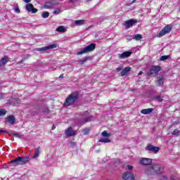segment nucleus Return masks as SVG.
Returning <instances> with one entry per match:
<instances>
[{
    "label": "nucleus",
    "instance_id": "f257e3e1",
    "mask_svg": "<svg viewBox=\"0 0 180 180\" xmlns=\"http://www.w3.org/2000/svg\"><path fill=\"white\" fill-rule=\"evenodd\" d=\"M164 173V166L162 165H154L145 170L146 175H160Z\"/></svg>",
    "mask_w": 180,
    "mask_h": 180
},
{
    "label": "nucleus",
    "instance_id": "f03ea898",
    "mask_svg": "<svg viewBox=\"0 0 180 180\" xmlns=\"http://www.w3.org/2000/svg\"><path fill=\"white\" fill-rule=\"evenodd\" d=\"M30 158L27 156L26 157H20L18 156L17 158L9 162L8 165L10 167H18V165H25V164H27Z\"/></svg>",
    "mask_w": 180,
    "mask_h": 180
},
{
    "label": "nucleus",
    "instance_id": "7ed1b4c3",
    "mask_svg": "<svg viewBox=\"0 0 180 180\" xmlns=\"http://www.w3.org/2000/svg\"><path fill=\"white\" fill-rule=\"evenodd\" d=\"M77 99H78V93L77 92L72 93L66 98L64 105L70 106V105H72V103H74L77 101Z\"/></svg>",
    "mask_w": 180,
    "mask_h": 180
},
{
    "label": "nucleus",
    "instance_id": "20e7f679",
    "mask_svg": "<svg viewBox=\"0 0 180 180\" xmlns=\"http://www.w3.org/2000/svg\"><path fill=\"white\" fill-rule=\"evenodd\" d=\"M96 44H90L85 48L81 49L79 52L77 53V56H81V54H85L86 53H91V51H94L96 49Z\"/></svg>",
    "mask_w": 180,
    "mask_h": 180
},
{
    "label": "nucleus",
    "instance_id": "39448f33",
    "mask_svg": "<svg viewBox=\"0 0 180 180\" xmlns=\"http://www.w3.org/2000/svg\"><path fill=\"white\" fill-rule=\"evenodd\" d=\"M171 30H172V25H167L157 34V37H162L165 34H168Z\"/></svg>",
    "mask_w": 180,
    "mask_h": 180
},
{
    "label": "nucleus",
    "instance_id": "423d86ee",
    "mask_svg": "<svg viewBox=\"0 0 180 180\" xmlns=\"http://www.w3.org/2000/svg\"><path fill=\"white\" fill-rule=\"evenodd\" d=\"M161 71V67L157 66H152L147 73L148 77H155Z\"/></svg>",
    "mask_w": 180,
    "mask_h": 180
},
{
    "label": "nucleus",
    "instance_id": "0eeeda50",
    "mask_svg": "<svg viewBox=\"0 0 180 180\" xmlns=\"http://www.w3.org/2000/svg\"><path fill=\"white\" fill-rule=\"evenodd\" d=\"M136 23H137V20L130 19L124 22V26H125V29H129V27H131Z\"/></svg>",
    "mask_w": 180,
    "mask_h": 180
},
{
    "label": "nucleus",
    "instance_id": "6e6552de",
    "mask_svg": "<svg viewBox=\"0 0 180 180\" xmlns=\"http://www.w3.org/2000/svg\"><path fill=\"white\" fill-rule=\"evenodd\" d=\"M56 47H57V45H56L55 44H52L47 46L38 48V49H35V51H47V50H51L52 49H56Z\"/></svg>",
    "mask_w": 180,
    "mask_h": 180
},
{
    "label": "nucleus",
    "instance_id": "1a4fd4ad",
    "mask_svg": "<svg viewBox=\"0 0 180 180\" xmlns=\"http://www.w3.org/2000/svg\"><path fill=\"white\" fill-rule=\"evenodd\" d=\"M139 164H141V165H151V164H153V160L150 158H142L139 161Z\"/></svg>",
    "mask_w": 180,
    "mask_h": 180
},
{
    "label": "nucleus",
    "instance_id": "9d476101",
    "mask_svg": "<svg viewBox=\"0 0 180 180\" xmlns=\"http://www.w3.org/2000/svg\"><path fill=\"white\" fill-rule=\"evenodd\" d=\"M122 178L124 180H134V174L131 172H126L124 173Z\"/></svg>",
    "mask_w": 180,
    "mask_h": 180
},
{
    "label": "nucleus",
    "instance_id": "9b49d317",
    "mask_svg": "<svg viewBox=\"0 0 180 180\" xmlns=\"http://www.w3.org/2000/svg\"><path fill=\"white\" fill-rule=\"evenodd\" d=\"M25 9L27 12H31V13H37V8H34V6L32 4H27Z\"/></svg>",
    "mask_w": 180,
    "mask_h": 180
},
{
    "label": "nucleus",
    "instance_id": "f8f14e48",
    "mask_svg": "<svg viewBox=\"0 0 180 180\" xmlns=\"http://www.w3.org/2000/svg\"><path fill=\"white\" fill-rule=\"evenodd\" d=\"M65 133L68 137H72L75 136V131L72 129V127H69L65 129Z\"/></svg>",
    "mask_w": 180,
    "mask_h": 180
},
{
    "label": "nucleus",
    "instance_id": "ddd939ff",
    "mask_svg": "<svg viewBox=\"0 0 180 180\" xmlns=\"http://www.w3.org/2000/svg\"><path fill=\"white\" fill-rule=\"evenodd\" d=\"M6 122L9 124L13 125L14 123H16V118L13 115H10L6 117Z\"/></svg>",
    "mask_w": 180,
    "mask_h": 180
},
{
    "label": "nucleus",
    "instance_id": "4468645a",
    "mask_svg": "<svg viewBox=\"0 0 180 180\" xmlns=\"http://www.w3.org/2000/svg\"><path fill=\"white\" fill-rule=\"evenodd\" d=\"M133 52L131 51H125L121 54H118V58L123 59V58H127L128 57H130L131 56V53Z\"/></svg>",
    "mask_w": 180,
    "mask_h": 180
},
{
    "label": "nucleus",
    "instance_id": "2eb2a0df",
    "mask_svg": "<svg viewBox=\"0 0 180 180\" xmlns=\"http://www.w3.org/2000/svg\"><path fill=\"white\" fill-rule=\"evenodd\" d=\"M91 120H92V117H87L86 118H83L82 120H79L77 122V124L79 126H82V124H84V123H86V122H91Z\"/></svg>",
    "mask_w": 180,
    "mask_h": 180
},
{
    "label": "nucleus",
    "instance_id": "dca6fc26",
    "mask_svg": "<svg viewBox=\"0 0 180 180\" xmlns=\"http://www.w3.org/2000/svg\"><path fill=\"white\" fill-rule=\"evenodd\" d=\"M147 150H148V151H152L153 153H157L158 151H160V148L153 145H148Z\"/></svg>",
    "mask_w": 180,
    "mask_h": 180
},
{
    "label": "nucleus",
    "instance_id": "f3484780",
    "mask_svg": "<svg viewBox=\"0 0 180 180\" xmlns=\"http://www.w3.org/2000/svg\"><path fill=\"white\" fill-rule=\"evenodd\" d=\"M156 84L158 86H162V85H164V77L162 76H160L158 79L156 81Z\"/></svg>",
    "mask_w": 180,
    "mask_h": 180
},
{
    "label": "nucleus",
    "instance_id": "a211bd4d",
    "mask_svg": "<svg viewBox=\"0 0 180 180\" xmlns=\"http://www.w3.org/2000/svg\"><path fill=\"white\" fill-rule=\"evenodd\" d=\"M154 110L153 108H148V109H143L141 111V113H142V115H150V113H151Z\"/></svg>",
    "mask_w": 180,
    "mask_h": 180
},
{
    "label": "nucleus",
    "instance_id": "6ab92c4d",
    "mask_svg": "<svg viewBox=\"0 0 180 180\" xmlns=\"http://www.w3.org/2000/svg\"><path fill=\"white\" fill-rule=\"evenodd\" d=\"M86 21L85 20H77L75 21V26H82V25H85Z\"/></svg>",
    "mask_w": 180,
    "mask_h": 180
},
{
    "label": "nucleus",
    "instance_id": "aec40b11",
    "mask_svg": "<svg viewBox=\"0 0 180 180\" xmlns=\"http://www.w3.org/2000/svg\"><path fill=\"white\" fill-rule=\"evenodd\" d=\"M130 70H131V68H130V67H127L124 70H122L120 73L122 77H124V75H126L127 74V72H129L130 71Z\"/></svg>",
    "mask_w": 180,
    "mask_h": 180
},
{
    "label": "nucleus",
    "instance_id": "412c9836",
    "mask_svg": "<svg viewBox=\"0 0 180 180\" xmlns=\"http://www.w3.org/2000/svg\"><path fill=\"white\" fill-rule=\"evenodd\" d=\"M40 155V148H37L35 149V153L32 157L33 159L37 158Z\"/></svg>",
    "mask_w": 180,
    "mask_h": 180
},
{
    "label": "nucleus",
    "instance_id": "4be33fe9",
    "mask_svg": "<svg viewBox=\"0 0 180 180\" xmlns=\"http://www.w3.org/2000/svg\"><path fill=\"white\" fill-rule=\"evenodd\" d=\"M8 63V56H4L1 60H0V65H5Z\"/></svg>",
    "mask_w": 180,
    "mask_h": 180
},
{
    "label": "nucleus",
    "instance_id": "5701e85b",
    "mask_svg": "<svg viewBox=\"0 0 180 180\" xmlns=\"http://www.w3.org/2000/svg\"><path fill=\"white\" fill-rule=\"evenodd\" d=\"M45 9H50V8H53V5L51 2H46L44 5Z\"/></svg>",
    "mask_w": 180,
    "mask_h": 180
},
{
    "label": "nucleus",
    "instance_id": "b1692460",
    "mask_svg": "<svg viewBox=\"0 0 180 180\" xmlns=\"http://www.w3.org/2000/svg\"><path fill=\"white\" fill-rule=\"evenodd\" d=\"M56 32H59L60 33H64V32H67V30L65 29V27L63 26H59L57 29H56Z\"/></svg>",
    "mask_w": 180,
    "mask_h": 180
},
{
    "label": "nucleus",
    "instance_id": "393cba45",
    "mask_svg": "<svg viewBox=\"0 0 180 180\" xmlns=\"http://www.w3.org/2000/svg\"><path fill=\"white\" fill-rule=\"evenodd\" d=\"M99 143H110V139L109 138H101L98 140Z\"/></svg>",
    "mask_w": 180,
    "mask_h": 180
},
{
    "label": "nucleus",
    "instance_id": "a878e982",
    "mask_svg": "<svg viewBox=\"0 0 180 180\" xmlns=\"http://www.w3.org/2000/svg\"><path fill=\"white\" fill-rule=\"evenodd\" d=\"M162 98H164V96H161V95H158V96H155L153 99L154 101H158V102H162Z\"/></svg>",
    "mask_w": 180,
    "mask_h": 180
},
{
    "label": "nucleus",
    "instance_id": "bb28decb",
    "mask_svg": "<svg viewBox=\"0 0 180 180\" xmlns=\"http://www.w3.org/2000/svg\"><path fill=\"white\" fill-rule=\"evenodd\" d=\"M42 18L44 19H47V18H49V16H50V13L47 12V11H44L42 13V15H41Z\"/></svg>",
    "mask_w": 180,
    "mask_h": 180
},
{
    "label": "nucleus",
    "instance_id": "cd10ccee",
    "mask_svg": "<svg viewBox=\"0 0 180 180\" xmlns=\"http://www.w3.org/2000/svg\"><path fill=\"white\" fill-rule=\"evenodd\" d=\"M101 136H103V137H110L111 134L108 133V131H104L101 133Z\"/></svg>",
    "mask_w": 180,
    "mask_h": 180
},
{
    "label": "nucleus",
    "instance_id": "c85d7f7f",
    "mask_svg": "<svg viewBox=\"0 0 180 180\" xmlns=\"http://www.w3.org/2000/svg\"><path fill=\"white\" fill-rule=\"evenodd\" d=\"M134 39H135V40H141V39H143V37L141 35V34H135L134 36Z\"/></svg>",
    "mask_w": 180,
    "mask_h": 180
},
{
    "label": "nucleus",
    "instance_id": "c756f323",
    "mask_svg": "<svg viewBox=\"0 0 180 180\" xmlns=\"http://www.w3.org/2000/svg\"><path fill=\"white\" fill-rule=\"evenodd\" d=\"M89 131H90L89 128H86L82 130V133H83L84 136H86V134H89Z\"/></svg>",
    "mask_w": 180,
    "mask_h": 180
},
{
    "label": "nucleus",
    "instance_id": "7c9ffc66",
    "mask_svg": "<svg viewBox=\"0 0 180 180\" xmlns=\"http://www.w3.org/2000/svg\"><path fill=\"white\" fill-rule=\"evenodd\" d=\"M6 110L5 109H0V117L1 116H5V115H6Z\"/></svg>",
    "mask_w": 180,
    "mask_h": 180
},
{
    "label": "nucleus",
    "instance_id": "2f4dec72",
    "mask_svg": "<svg viewBox=\"0 0 180 180\" xmlns=\"http://www.w3.org/2000/svg\"><path fill=\"white\" fill-rule=\"evenodd\" d=\"M14 12L15 13H20V9H19V6L14 8Z\"/></svg>",
    "mask_w": 180,
    "mask_h": 180
},
{
    "label": "nucleus",
    "instance_id": "473e14b6",
    "mask_svg": "<svg viewBox=\"0 0 180 180\" xmlns=\"http://www.w3.org/2000/svg\"><path fill=\"white\" fill-rule=\"evenodd\" d=\"M88 59L85 58V59H83V60H79V64H81L82 65L85 64V63H86Z\"/></svg>",
    "mask_w": 180,
    "mask_h": 180
},
{
    "label": "nucleus",
    "instance_id": "72a5a7b5",
    "mask_svg": "<svg viewBox=\"0 0 180 180\" xmlns=\"http://www.w3.org/2000/svg\"><path fill=\"white\" fill-rule=\"evenodd\" d=\"M161 61H165V60H168V56H162L160 58Z\"/></svg>",
    "mask_w": 180,
    "mask_h": 180
},
{
    "label": "nucleus",
    "instance_id": "f704fd0d",
    "mask_svg": "<svg viewBox=\"0 0 180 180\" xmlns=\"http://www.w3.org/2000/svg\"><path fill=\"white\" fill-rule=\"evenodd\" d=\"M173 134L174 136H178L179 134V130L175 129L174 131H173Z\"/></svg>",
    "mask_w": 180,
    "mask_h": 180
},
{
    "label": "nucleus",
    "instance_id": "c9c22d12",
    "mask_svg": "<svg viewBox=\"0 0 180 180\" xmlns=\"http://www.w3.org/2000/svg\"><path fill=\"white\" fill-rule=\"evenodd\" d=\"M122 70H123V67L120 66V67H118L117 68V72H120V71H122Z\"/></svg>",
    "mask_w": 180,
    "mask_h": 180
},
{
    "label": "nucleus",
    "instance_id": "e433bc0d",
    "mask_svg": "<svg viewBox=\"0 0 180 180\" xmlns=\"http://www.w3.org/2000/svg\"><path fill=\"white\" fill-rule=\"evenodd\" d=\"M127 168L129 171H131V169H133V166L130 165H128L127 166Z\"/></svg>",
    "mask_w": 180,
    "mask_h": 180
},
{
    "label": "nucleus",
    "instance_id": "4c0bfd02",
    "mask_svg": "<svg viewBox=\"0 0 180 180\" xmlns=\"http://www.w3.org/2000/svg\"><path fill=\"white\" fill-rule=\"evenodd\" d=\"M60 8H56V11H53V13H60Z\"/></svg>",
    "mask_w": 180,
    "mask_h": 180
},
{
    "label": "nucleus",
    "instance_id": "58836bf2",
    "mask_svg": "<svg viewBox=\"0 0 180 180\" xmlns=\"http://www.w3.org/2000/svg\"><path fill=\"white\" fill-rule=\"evenodd\" d=\"M160 180H168V179L165 176H162Z\"/></svg>",
    "mask_w": 180,
    "mask_h": 180
},
{
    "label": "nucleus",
    "instance_id": "ea45409f",
    "mask_svg": "<svg viewBox=\"0 0 180 180\" xmlns=\"http://www.w3.org/2000/svg\"><path fill=\"white\" fill-rule=\"evenodd\" d=\"M13 136H15V137H20V135L18 133L13 134Z\"/></svg>",
    "mask_w": 180,
    "mask_h": 180
},
{
    "label": "nucleus",
    "instance_id": "a19ab883",
    "mask_svg": "<svg viewBox=\"0 0 180 180\" xmlns=\"http://www.w3.org/2000/svg\"><path fill=\"white\" fill-rule=\"evenodd\" d=\"M25 4H29V2H32V0H22Z\"/></svg>",
    "mask_w": 180,
    "mask_h": 180
},
{
    "label": "nucleus",
    "instance_id": "79ce46f5",
    "mask_svg": "<svg viewBox=\"0 0 180 180\" xmlns=\"http://www.w3.org/2000/svg\"><path fill=\"white\" fill-rule=\"evenodd\" d=\"M2 133H5V130L0 129V134H2Z\"/></svg>",
    "mask_w": 180,
    "mask_h": 180
},
{
    "label": "nucleus",
    "instance_id": "37998d69",
    "mask_svg": "<svg viewBox=\"0 0 180 180\" xmlns=\"http://www.w3.org/2000/svg\"><path fill=\"white\" fill-rule=\"evenodd\" d=\"M59 78H64V75H63V74L60 75V77H59Z\"/></svg>",
    "mask_w": 180,
    "mask_h": 180
},
{
    "label": "nucleus",
    "instance_id": "c03bdc74",
    "mask_svg": "<svg viewBox=\"0 0 180 180\" xmlns=\"http://www.w3.org/2000/svg\"><path fill=\"white\" fill-rule=\"evenodd\" d=\"M4 98V96L2 95V94H0V99H2Z\"/></svg>",
    "mask_w": 180,
    "mask_h": 180
},
{
    "label": "nucleus",
    "instance_id": "a18cd8bd",
    "mask_svg": "<svg viewBox=\"0 0 180 180\" xmlns=\"http://www.w3.org/2000/svg\"><path fill=\"white\" fill-rule=\"evenodd\" d=\"M170 179L175 180V179L174 178V175L170 177Z\"/></svg>",
    "mask_w": 180,
    "mask_h": 180
},
{
    "label": "nucleus",
    "instance_id": "49530a36",
    "mask_svg": "<svg viewBox=\"0 0 180 180\" xmlns=\"http://www.w3.org/2000/svg\"><path fill=\"white\" fill-rule=\"evenodd\" d=\"M77 0H70V2H76Z\"/></svg>",
    "mask_w": 180,
    "mask_h": 180
},
{
    "label": "nucleus",
    "instance_id": "de8ad7c7",
    "mask_svg": "<svg viewBox=\"0 0 180 180\" xmlns=\"http://www.w3.org/2000/svg\"><path fill=\"white\" fill-rule=\"evenodd\" d=\"M54 129H56V126L53 125L52 130H54Z\"/></svg>",
    "mask_w": 180,
    "mask_h": 180
},
{
    "label": "nucleus",
    "instance_id": "09e8293b",
    "mask_svg": "<svg viewBox=\"0 0 180 180\" xmlns=\"http://www.w3.org/2000/svg\"><path fill=\"white\" fill-rule=\"evenodd\" d=\"M141 74H143V72H140L139 73V75H141Z\"/></svg>",
    "mask_w": 180,
    "mask_h": 180
},
{
    "label": "nucleus",
    "instance_id": "8fccbe9b",
    "mask_svg": "<svg viewBox=\"0 0 180 180\" xmlns=\"http://www.w3.org/2000/svg\"><path fill=\"white\" fill-rule=\"evenodd\" d=\"M87 1V2H91V1H92V0H86Z\"/></svg>",
    "mask_w": 180,
    "mask_h": 180
},
{
    "label": "nucleus",
    "instance_id": "3c124183",
    "mask_svg": "<svg viewBox=\"0 0 180 180\" xmlns=\"http://www.w3.org/2000/svg\"><path fill=\"white\" fill-rule=\"evenodd\" d=\"M134 2H136V0H134V1H132V4H134Z\"/></svg>",
    "mask_w": 180,
    "mask_h": 180
},
{
    "label": "nucleus",
    "instance_id": "603ef678",
    "mask_svg": "<svg viewBox=\"0 0 180 180\" xmlns=\"http://www.w3.org/2000/svg\"><path fill=\"white\" fill-rule=\"evenodd\" d=\"M174 124H178V122H174Z\"/></svg>",
    "mask_w": 180,
    "mask_h": 180
},
{
    "label": "nucleus",
    "instance_id": "864d4df0",
    "mask_svg": "<svg viewBox=\"0 0 180 180\" xmlns=\"http://www.w3.org/2000/svg\"><path fill=\"white\" fill-rule=\"evenodd\" d=\"M85 114H86V115H88V112H86Z\"/></svg>",
    "mask_w": 180,
    "mask_h": 180
}]
</instances>
